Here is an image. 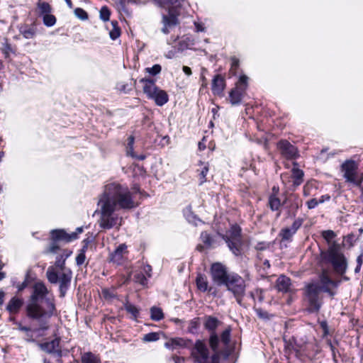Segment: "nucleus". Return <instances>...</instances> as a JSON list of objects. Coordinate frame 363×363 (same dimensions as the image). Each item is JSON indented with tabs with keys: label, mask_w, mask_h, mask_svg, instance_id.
<instances>
[{
	"label": "nucleus",
	"mask_w": 363,
	"mask_h": 363,
	"mask_svg": "<svg viewBox=\"0 0 363 363\" xmlns=\"http://www.w3.org/2000/svg\"><path fill=\"white\" fill-rule=\"evenodd\" d=\"M320 282L323 286H328L329 284H332L334 287L337 286V283L332 281L330 278L328 276L326 272H323L320 277Z\"/></svg>",
	"instance_id": "43"
},
{
	"label": "nucleus",
	"mask_w": 363,
	"mask_h": 363,
	"mask_svg": "<svg viewBox=\"0 0 363 363\" xmlns=\"http://www.w3.org/2000/svg\"><path fill=\"white\" fill-rule=\"evenodd\" d=\"M200 324V320L199 318H195L189 320L188 323L187 332L191 334L196 333Z\"/></svg>",
	"instance_id": "36"
},
{
	"label": "nucleus",
	"mask_w": 363,
	"mask_h": 363,
	"mask_svg": "<svg viewBox=\"0 0 363 363\" xmlns=\"http://www.w3.org/2000/svg\"><path fill=\"white\" fill-rule=\"evenodd\" d=\"M191 340H186L182 337L171 338L165 342L164 346L166 348L169 350H175L177 348H185L187 347Z\"/></svg>",
	"instance_id": "21"
},
{
	"label": "nucleus",
	"mask_w": 363,
	"mask_h": 363,
	"mask_svg": "<svg viewBox=\"0 0 363 363\" xmlns=\"http://www.w3.org/2000/svg\"><path fill=\"white\" fill-rule=\"evenodd\" d=\"M230 250L235 255L241 253V246L242 244L241 236V228L237 225L231 226L225 235H222Z\"/></svg>",
	"instance_id": "11"
},
{
	"label": "nucleus",
	"mask_w": 363,
	"mask_h": 363,
	"mask_svg": "<svg viewBox=\"0 0 363 363\" xmlns=\"http://www.w3.org/2000/svg\"><path fill=\"white\" fill-rule=\"evenodd\" d=\"M82 363H100V359L94 354L88 352L82 354Z\"/></svg>",
	"instance_id": "35"
},
{
	"label": "nucleus",
	"mask_w": 363,
	"mask_h": 363,
	"mask_svg": "<svg viewBox=\"0 0 363 363\" xmlns=\"http://www.w3.org/2000/svg\"><path fill=\"white\" fill-rule=\"evenodd\" d=\"M60 338L57 337L50 342L38 343V345L43 351L49 354H55L58 357H61L62 355V352L60 348Z\"/></svg>",
	"instance_id": "19"
},
{
	"label": "nucleus",
	"mask_w": 363,
	"mask_h": 363,
	"mask_svg": "<svg viewBox=\"0 0 363 363\" xmlns=\"http://www.w3.org/2000/svg\"><path fill=\"white\" fill-rule=\"evenodd\" d=\"M59 249V247L57 245L55 242H53L49 249V251L52 253H55L57 250Z\"/></svg>",
	"instance_id": "60"
},
{
	"label": "nucleus",
	"mask_w": 363,
	"mask_h": 363,
	"mask_svg": "<svg viewBox=\"0 0 363 363\" xmlns=\"http://www.w3.org/2000/svg\"><path fill=\"white\" fill-rule=\"evenodd\" d=\"M321 291L328 293L332 297L335 295V292L330 289L329 286H320L316 283H311L306 286L305 296L309 303L310 311L318 312L320 310L322 301L319 294Z\"/></svg>",
	"instance_id": "5"
},
{
	"label": "nucleus",
	"mask_w": 363,
	"mask_h": 363,
	"mask_svg": "<svg viewBox=\"0 0 363 363\" xmlns=\"http://www.w3.org/2000/svg\"><path fill=\"white\" fill-rule=\"evenodd\" d=\"M111 25L113 26V28L109 32L110 38L112 40H116V38H118L120 36V35H121V30L117 26L118 23L116 21H112L111 22Z\"/></svg>",
	"instance_id": "41"
},
{
	"label": "nucleus",
	"mask_w": 363,
	"mask_h": 363,
	"mask_svg": "<svg viewBox=\"0 0 363 363\" xmlns=\"http://www.w3.org/2000/svg\"><path fill=\"white\" fill-rule=\"evenodd\" d=\"M247 85L248 77L245 74L241 75L236 83L235 87L229 93L230 102L233 106L238 105L241 103Z\"/></svg>",
	"instance_id": "13"
},
{
	"label": "nucleus",
	"mask_w": 363,
	"mask_h": 363,
	"mask_svg": "<svg viewBox=\"0 0 363 363\" xmlns=\"http://www.w3.org/2000/svg\"><path fill=\"white\" fill-rule=\"evenodd\" d=\"M162 67L160 65H155L152 67H147L145 69L146 72L152 74L156 75L161 72Z\"/></svg>",
	"instance_id": "53"
},
{
	"label": "nucleus",
	"mask_w": 363,
	"mask_h": 363,
	"mask_svg": "<svg viewBox=\"0 0 363 363\" xmlns=\"http://www.w3.org/2000/svg\"><path fill=\"white\" fill-rule=\"evenodd\" d=\"M135 142V138L133 135H130L128 138L127 145H126V152L127 155L134 157L137 158L139 160H143L145 158V156L143 155H137L134 151H133V145Z\"/></svg>",
	"instance_id": "24"
},
{
	"label": "nucleus",
	"mask_w": 363,
	"mask_h": 363,
	"mask_svg": "<svg viewBox=\"0 0 363 363\" xmlns=\"http://www.w3.org/2000/svg\"><path fill=\"white\" fill-rule=\"evenodd\" d=\"M330 199V196L328 194L323 195L320 199L318 200L319 203H323L325 201H329Z\"/></svg>",
	"instance_id": "63"
},
{
	"label": "nucleus",
	"mask_w": 363,
	"mask_h": 363,
	"mask_svg": "<svg viewBox=\"0 0 363 363\" xmlns=\"http://www.w3.org/2000/svg\"><path fill=\"white\" fill-rule=\"evenodd\" d=\"M194 26H195L196 32L205 31V27L203 26V25L201 23L194 22Z\"/></svg>",
	"instance_id": "59"
},
{
	"label": "nucleus",
	"mask_w": 363,
	"mask_h": 363,
	"mask_svg": "<svg viewBox=\"0 0 363 363\" xmlns=\"http://www.w3.org/2000/svg\"><path fill=\"white\" fill-rule=\"evenodd\" d=\"M48 325L45 323H40L38 328L32 329L28 327L23 332V338L27 342H35L36 340L44 335L43 332L48 329Z\"/></svg>",
	"instance_id": "17"
},
{
	"label": "nucleus",
	"mask_w": 363,
	"mask_h": 363,
	"mask_svg": "<svg viewBox=\"0 0 363 363\" xmlns=\"http://www.w3.org/2000/svg\"><path fill=\"white\" fill-rule=\"evenodd\" d=\"M239 67V60L235 57H233L231 58V67L230 69V73L232 75H235L237 73V69Z\"/></svg>",
	"instance_id": "51"
},
{
	"label": "nucleus",
	"mask_w": 363,
	"mask_h": 363,
	"mask_svg": "<svg viewBox=\"0 0 363 363\" xmlns=\"http://www.w3.org/2000/svg\"><path fill=\"white\" fill-rule=\"evenodd\" d=\"M303 219L298 218L294 220L290 227L282 228L279 232V236L282 240H291L292 237L296 233L298 230L301 227Z\"/></svg>",
	"instance_id": "18"
},
{
	"label": "nucleus",
	"mask_w": 363,
	"mask_h": 363,
	"mask_svg": "<svg viewBox=\"0 0 363 363\" xmlns=\"http://www.w3.org/2000/svg\"><path fill=\"white\" fill-rule=\"evenodd\" d=\"M291 280L289 277L281 275L277 280V288L279 291L286 292L289 289Z\"/></svg>",
	"instance_id": "25"
},
{
	"label": "nucleus",
	"mask_w": 363,
	"mask_h": 363,
	"mask_svg": "<svg viewBox=\"0 0 363 363\" xmlns=\"http://www.w3.org/2000/svg\"><path fill=\"white\" fill-rule=\"evenodd\" d=\"M55 311L54 296L42 282L33 286L30 301L26 307L28 317L40 320L50 318Z\"/></svg>",
	"instance_id": "2"
},
{
	"label": "nucleus",
	"mask_w": 363,
	"mask_h": 363,
	"mask_svg": "<svg viewBox=\"0 0 363 363\" xmlns=\"http://www.w3.org/2000/svg\"><path fill=\"white\" fill-rule=\"evenodd\" d=\"M220 322L218 318L213 316H208L206 319L204 327L210 333L216 332V329L218 326Z\"/></svg>",
	"instance_id": "29"
},
{
	"label": "nucleus",
	"mask_w": 363,
	"mask_h": 363,
	"mask_svg": "<svg viewBox=\"0 0 363 363\" xmlns=\"http://www.w3.org/2000/svg\"><path fill=\"white\" fill-rule=\"evenodd\" d=\"M134 280L135 281L140 284L141 285L143 286H145L147 284V278L145 277V276L141 273V272H139V273H136L135 275H134Z\"/></svg>",
	"instance_id": "50"
},
{
	"label": "nucleus",
	"mask_w": 363,
	"mask_h": 363,
	"mask_svg": "<svg viewBox=\"0 0 363 363\" xmlns=\"http://www.w3.org/2000/svg\"><path fill=\"white\" fill-rule=\"evenodd\" d=\"M38 8L40 9V13L44 15L50 14L51 12V7L48 3L42 2L38 4Z\"/></svg>",
	"instance_id": "48"
},
{
	"label": "nucleus",
	"mask_w": 363,
	"mask_h": 363,
	"mask_svg": "<svg viewBox=\"0 0 363 363\" xmlns=\"http://www.w3.org/2000/svg\"><path fill=\"white\" fill-rule=\"evenodd\" d=\"M208 343L213 354L220 353L218 351L219 338L216 332L210 333Z\"/></svg>",
	"instance_id": "32"
},
{
	"label": "nucleus",
	"mask_w": 363,
	"mask_h": 363,
	"mask_svg": "<svg viewBox=\"0 0 363 363\" xmlns=\"http://www.w3.org/2000/svg\"><path fill=\"white\" fill-rule=\"evenodd\" d=\"M51 235L55 241L63 240L70 242L77 239V233L68 234L63 230H54L52 231Z\"/></svg>",
	"instance_id": "22"
},
{
	"label": "nucleus",
	"mask_w": 363,
	"mask_h": 363,
	"mask_svg": "<svg viewBox=\"0 0 363 363\" xmlns=\"http://www.w3.org/2000/svg\"><path fill=\"white\" fill-rule=\"evenodd\" d=\"M230 333L231 329L230 328L228 327L226 329H225L220 335V340L222 343H223L225 346L228 345V343L230 342Z\"/></svg>",
	"instance_id": "42"
},
{
	"label": "nucleus",
	"mask_w": 363,
	"mask_h": 363,
	"mask_svg": "<svg viewBox=\"0 0 363 363\" xmlns=\"http://www.w3.org/2000/svg\"><path fill=\"white\" fill-rule=\"evenodd\" d=\"M220 353L210 355L209 350L203 340H197L191 350L194 363H220Z\"/></svg>",
	"instance_id": "6"
},
{
	"label": "nucleus",
	"mask_w": 363,
	"mask_h": 363,
	"mask_svg": "<svg viewBox=\"0 0 363 363\" xmlns=\"http://www.w3.org/2000/svg\"><path fill=\"white\" fill-rule=\"evenodd\" d=\"M86 259V256L84 250H82L81 252L76 257V262L77 265H82L84 263Z\"/></svg>",
	"instance_id": "55"
},
{
	"label": "nucleus",
	"mask_w": 363,
	"mask_h": 363,
	"mask_svg": "<svg viewBox=\"0 0 363 363\" xmlns=\"http://www.w3.org/2000/svg\"><path fill=\"white\" fill-rule=\"evenodd\" d=\"M111 15L110 10L107 6H103L100 10V18L104 21H108Z\"/></svg>",
	"instance_id": "49"
},
{
	"label": "nucleus",
	"mask_w": 363,
	"mask_h": 363,
	"mask_svg": "<svg viewBox=\"0 0 363 363\" xmlns=\"http://www.w3.org/2000/svg\"><path fill=\"white\" fill-rule=\"evenodd\" d=\"M319 204L318 200L316 199H312L306 202L307 207L309 209L315 208Z\"/></svg>",
	"instance_id": "56"
},
{
	"label": "nucleus",
	"mask_w": 363,
	"mask_h": 363,
	"mask_svg": "<svg viewBox=\"0 0 363 363\" xmlns=\"http://www.w3.org/2000/svg\"><path fill=\"white\" fill-rule=\"evenodd\" d=\"M125 244L119 245L116 249L110 253L108 257L109 262H112L117 265L123 264L127 259L128 251Z\"/></svg>",
	"instance_id": "16"
},
{
	"label": "nucleus",
	"mask_w": 363,
	"mask_h": 363,
	"mask_svg": "<svg viewBox=\"0 0 363 363\" xmlns=\"http://www.w3.org/2000/svg\"><path fill=\"white\" fill-rule=\"evenodd\" d=\"M294 167L291 170V177L294 179V184L299 186L303 182V172L297 167L298 164L294 162Z\"/></svg>",
	"instance_id": "26"
},
{
	"label": "nucleus",
	"mask_w": 363,
	"mask_h": 363,
	"mask_svg": "<svg viewBox=\"0 0 363 363\" xmlns=\"http://www.w3.org/2000/svg\"><path fill=\"white\" fill-rule=\"evenodd\" d=\"M196 283L198 289L201 291L205 292L208 290V282L204 275L199 274L196 277Z\"/></svg>",
	"instance_id": "31"
},
{
	"label": "nucleus",
	"mask_w": 363,
	"mask_h": 363,
	"mask_svg": "<svg viewBox=\"0 0 363 363\" xmlns=\"http://www.w3.org/2000/svg\"><path fill=\"white\" fill-rule=\"evenodd\" d=\"M14 324L16 325L17 326V329L19 330V331H21V332H24L25 330L28 328L26 326H23L21 323L19 322H16L15 321L14 322Z\"/></svg>",
	"instance_id": "62"
},
{
	"label": "nucleus",
	"mask_w": 363,
	"mask_h": 363,
	"mask_svg": "<svg viewBox=\"0 0 363 363\" xmlns=\"http://www.w3.org/2000/svg\"><path fill=\"white\" fill-rule=\"evenodd\" d=\"M23 305V300L21 298L14 296L8 303L6 310L11 314H16Z\"/></svg>",
	"instance_id": "23"
},
{
	"label": "nucleus",
	"mask_w": 363,
	"mask_h": 363,
	"mask_svg": "<svg viewBox=\"0 0 363 363\" xmlns=\"http://www.w3.org/2000/svg\"><path fill=\"white\" fill-rule=\"evenodd\" d=\"M139 191V187L134 186L130 191L127 186L111 183L105 186L104 194L99 202L98 220L100 228L109 230L118 228L122 218L117 213L120 209H130L138 206L134 201V194Z\"/></svg>",
	"instance_id": "1"
},
{
	"label": "nucleus",
	"mask_w": 363,
	"mask_h": 363,
	"mask_svg": "<svg viewBox=\"0 0 363 363\" xmlns=\"http://www.w3.org/2000/svg\"><path fill=\"white\" fill-rule=\"evenodd\" d=\"M199 166L200 167L197 169V172L199 174L200 184H202L206 181V177L208 172L209 166L208 163L201 161L199 162Z\"/></svg>",
	"instance_id": "30"
},
{
	"label": "nucleus",
	"mask_w": 363,
	"mask_h": 363,
	"mask_svg": "<svg viewBox=\"0 0 363 363\" xmlns=\"http://www.w3.org/2000/svg\"><path fill=\"white\" fill-rule=\"evenodd\" d=\"M224 286L234 294L237 301L240 303L245 291V282L242 277L238 274L230 273Z\"/></svg>",
	"instance_id": "12"
},
{
	"label": "nucleus",
	"mask_w": 363,
	"mask_h": 363,
	"mask_svg": "<svg viewBox=\"0 0 363 363\" xmlns=\"http://www.w3.org/2000/svg\"><path fill=\"white\" fill-rule=\"evenodd\" d=\"M160 338L159 333H149L147 334H145L143 337V340L144 342H153L157 341Z\"/></svg>",
	"instance_id": "47"
},
{
	"label": "nucleus",
	"mask_w": 363,
	"mask_h": 363,
	"mask_svg": "<svg viewBox=\"0 0 363 363\" xmlns=\"http://www.w3.org/2000/svg\"><path fill=\"white\" fill-rule=\"evenodd\" d=\"M194 40L190 35H184L179 40L178 50L179 51H183L189 48L191 46L194 45Z\"/></svg>",
	"instance_id": "28"
},
{
	"label": "nucleus",
	"mask_w": 363,
	"mask_h": 363,
	"mask_svg": "<svg viewBox=\"0 0 363 363\" xmlns=\"http://www.w3.org/2000/svg\"><path fill=\"white\" fill-rule=\"evenodd\" d=\"M210 272L212 281L218 286L224 285L230 274L227 267L220 262L213 263Z\"/></svg>",
	"instance_id": "14"
},
{
	"label": "nucleus",
	"mask_w": 363,
	"mask_h": 363,
	"mask_svg": "<svg viewBox=\"0 0 363 363\" xmlns=\"http://www.w3.org/2000/svg\"><path fill=\"white\" fill-rule=\"evenodd\" d=\"M46 276L48 281L52 284H56L57 281L60 282V294L61 296H64L71 282V270L69 269L57 272L55 267L51 266L48 267L46 272Z\"/></svg>",
	"instance_id": "8"
},
{
	"label": "nucleus",
	"mask_w": 363,
	"mask_h": 363,
	"mask_svg": "<svg viewBox=\"0 0 363 363\" xmlns=\"http://www.w3.org/2000/svg\"><path fill=\"white\" fill-rule=\"evenodd\" d=\"M71 251H66V252L63 255H61L60 256L57 257L55 264V269L57 272L63 271L64 269H68L67 268H65V260L67 258L71 255Z\"/></svg>",
	"instance_id": "27"
},
{
	"label": "nucleus",
	"mask_w": 363,
	"mask_h": 363,
	"mask_svg": "<svg viewBox=\"0 0 363 363\" xmlns=\"http://www.w3.org/2000/svg\"><path fill=\"white\" fill-rule=\"evenodd\" d=\"M255 311L257 315L259 318L263 319V320H269L273 316L272 315L269 314L268 312L262 310L260 308H255Z\"/></svg>",
	"instance_id": "46"
},
{
	"label": "nucleus",
	"mask_w": 363,
	"mask_h": 363,
	"mask_svg": "<svg viewBox=\"0 0 363 363\" xmlns=\"http://www.w3.org/2000/svg\"><path fill=\"white\" fill-rule=\"evenodd\" d=\"M140 82L144 84L143 91L149 99H153L157 106H162L168 101L167 94L155 84L153 80L142 79Z\"/></svg>",
	"instance_id": "9"
},
{
	"label": "nucleus",
	"mask_w": 363,
	"mask_h": 363,
	"mask_svg": "<svg viewBox=\"0 0 363 363\" xmlns=\"http://www.w3.org/2000/svg\"><path fill=\"white\" fill-rule=\"evenodd\" d=\"M172 359L174 362V363H184V361H185L184 357H178V356H174L172 357Z\"/></svg>",
	"instance_id": "61"
},
{
	"label": "nucleus",
	"mask_w": 363,
	"mask_h": 363,
	"mask_svg": "<svg viewBox=\"0 0 363 363\" xmlns=\"http://www.w3.org/2000/svg\"><path fill=\"white\" fill-rule=\"evenodd\" d=\"M220 353L210 355L209 350L203 340H197L191 350L194 363H220Z\"/></svg>",
	"instance_id": "7"
},
{
	"label": "nucleus",
	"mask_w": 363,
	"mask_h": 363,
	"mask_svg": "<svg viewBox=\"0 0 363 363\" xmlns=\"http://www.w3.org/2000/svg\"><path fill=\"white\" fill-rule=\"evenodd\" d=\"M102 295L106 299H111L113 297H114V294L113 291H111L110 290L107 289H104L102 290Z\"/></svg>",
	"instance_id": "57"
},
{
	"label": "nucleus",
	"mask_w": 363,
	"mask_h": 363,
	"mask_svg": "<svg viewBox=\"0 0 363 363\" xmlns=\"http://www.w3.org/2000/svg\"><path fill=\"white\" fill-rule=\"evenodd\" d=\"M212 92L214 95L222 96L225 87V82L223 77L216 74L212 80Z\"/></svg>",
	"instance_id": "20"
},
{
	"label": "nucleus",
	"mask_w": 363,
	"mask_h": 363,
	"mask_svg": "<svg viewBox=\"0 0 363 363\" xmlns=\"http://www.w3.org/2000/svg\"><path fill=\"white\" fill-rule=\"evenodd\" d=\"M1 51L4 55V57L8 59L11 54H16V49L15 47H12L11 45L8 43L7 40H6L5 43L3 44Z\"/></svg>",
	"instance_id": "38"
},
{
	"label": "nucleus",
	"mask_w": 363,
	"mask_h": 363,
	"mask_svg": "<svg viewBox=\"0 0 363 363\" xmlns=\"http://www.w3.org/2000/svg\"><path fill=\"white\" fill-rule=\"evenodd\" d=\"M74 14L77 18L82 20H86L88 18L87 13L82 8L75 9Z\"/></svg>",
	"instance_id": "52"
},
{
	"label": "nucleus",
	"mask_w": 363,
	"mask_h": 363,
	"mask_svg": "<svg viewBox=\"0 0 363 363\" xmlns=\"http://www.w3.org/2000/svg\"><path fill=\"white\" fill-rule=\"evenodd\" d=\"M151 319L155 321H159L164 318L162 310L160 308L153 306L150 308Z\"/></svg>",
	"instance_id": "39"
},
{
	"label": "nucleus",
	"mask_w": 363,
	"mask_h": 363,
	"mask_svg": "<svg viewBox=\"0 0 363 363\" xmlns=\"http://www.w3.org/2000/svg\"><path fill=\"white\" fill-rule=\"evenodd\" d=\"M287 200L291 202L290 210L293 211L294 215H295L296 211L301 206V200L298 196L294 194L290 195Z\"/></svg>",
	"instance_id": "33"
},
{
	"label": "nucleus",
	"mask_w": 363,
	"mask_h": 363,
	"mask_svg": "<svg viewBox=\"0 0 363 363\" xmlns=\"http://www.w3.org/2000/svg\"><path fill=\"white\" fill-rule=\"evenodd\" d=\"M124 308L128 313L131 314L133 319H136L138 318L139 315V310L136 306L127 301L124 304Z\"/></svg>",
	"instance_id": "40"
},
{
	"label": "nucleus",
	"mask_w": 363,
	"mask_h": 363,
	"mask_svg": "<svg viewBox=\"0 0 363 363\" xmlns=\"http://www.w3.org/2000/svg\"><path fill=\"white\" fill-rule=\"evenodd\" d=\"M321 235H322L323 238L327 242L328 247H330L331 245H333V244H337L336 242H333V240L336 236V234L335 233V232L333 230H323L321 233Z\"/></svg>",
	"instance_id": "37"
},
{
	"label": "nucleus",
	"mask_w": 363,
	"mask_h": 363,
	"mask_svg": "<svg viewBox=\"0 0 363 363\" xmlns=\"http://www.w3.org/2000/svg\"><path fill=\"white\" fill-rule=\"evenodd\" d=\"M201 239L205 245L208 247H211L213 243L212 237L206 232H203L201 234Z\"/></svg>",
	"instance_id": "44"
},
{
	"label": "nucleus",
	"mask_w": 363,
	"mask_h": 363,
	"mask_svg": "<svg viewBox=\"0 0 363 363\" xmlns=\"http://www.w3.org/2000/svg\"><path fill=\"white\" fill-rule=\"evenodd\" d=\"M321 257L325 262L332 264L335 272L343 274L347 268V259L341 252L338 244H333L328 250L321 252Z\"/></svg>",
	"instance_id": "4"
},
{
	"label": "nucleus",
	"mask_w": 363,
	"mask_h": 363,
	"mask_svg": "<svg viewBox=\"0 0 363 363\" xmlns=\"http://www.w3.org/2000/svg\"><path fill=\"white\" fill-rule=\"evenodd\" d=\"M117 89L121 91V92H123V93H127L128 91H129V88L128 87V85L125 84H123V83H118L117 84Z\"/></svg>",
	"instance_id": "58"
},
{
	"label": "nucleus",
	"mask_w": 363,
	"mask_h": 363,
	"mask_svg": "<svg viewBox=\"0 0 363 363\" xmlns=\"http://www.w3.org/2000/svg\"><path fill=\"white\" fill-rule=\"evenodd\" d=\"M182 69L186 75L190 76L191 74V69L190 67L187 66H184Z\"/></svg>",
	"instance_id": "64"
},
{
	"label": "nucleus",
	"mask_w": 363,
	"mask_h": 363,
	"mask_svg": "<svg viewBox=\"0 0 363 363\" xmlns=\"http://www.w3.org/2000/svg\"><path fill=\"white\" fill-rule=\"evenodd\" d=\"M268 203L272 211H278L281 206V200L276 194L269 196Z\"/></svg>",
	"instance_id": "34"
},
{
	"label": "nucleus",
	"mask_w": 363,
	"mask_h": 363,
	"mask_svg": "<svg viewBox=\"0 0 363 363\" xmlns=\"http://www.w3.org/2000/svg\"><path fill=\"white\" fill-rule=\"evenodd\" d=\"M281 155L287 160H294L298 157V149L286 140H281L277 143Z\"/></svg>",
	"instance_id": "15"
},
{
	"label": "nucleus",
	"mask_w": 363,
	"mask_h": 363,
	"mask_svg": "<svg viewBox=\"0 0 363 363\" xmlns=\"http://www.w3.org/2000/svg\"><path fill=\"white\" fill-rule=\"evenodd\" d=\"M43 23L48 26L51 27L54 26L56 23V18L50 14L44 15L43 16Z\"/></svg>",
	"instance_id": "45"
},
{
	"label": "nucleus",
	"mask_w": 363,
	"mask_h": 363,
	"mask_svg": "<svg viewBox=\"0 0 363 363\" xmlns=\"http://www.w3.org/2000/svg\"><path fill=\"white\" fill-rule=\"evenodd\" d=\"M21 33L25 38L30 39L35 35V30L33 28H27L22 30Z\"/></svg>",
	"instance_id": "54"
},
{
	"label": "nucleus",
	"mask_w": 363,
	"mask_h": 363,
	"mask_svg": "<svg viewBox=\"0 0 363 363\" xmlns=\"http://www.w3.org/2000/svg\"><path fill=\"white\" fill-rule=\"evenodd\" d=\"M152 1L157 7L168 11V15L162 16L163 28L162 31L165 34L169 33V28L179 23V9L185 0H152Z\"/></svg>",
	"instance_id": "3"
},
{
	"label": "nucleus",
	"mask_w": 363,
	"mask_h": 363,
	"mask_svg": "<svg viewBox=\"0 0 363 363\" xmlns=\"http://www.w3.org/2000/svg\"><path fill=\"white\" fill-rule=\"evenodd\" d=\"M358 167L359 164L357 162L347 160L341 164L340 169L346 182L360 187L363 182V174L359 175Z\"/></svg>",
	"instance_id": "10"
}]
</instances>
